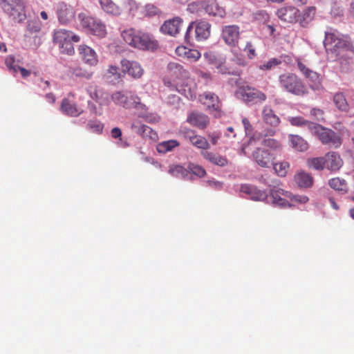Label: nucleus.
<instances>
[{"mask_svg":"<svg viewBox=\"0 0 354 354\" xmlns=\"http://www.w3.org/2000/svg\"><path fill=\"white\" fill-rule=\"evenodd\" d=\"M324 45L326 52L335 59H347L354 56V47L349 37L335 29L330 28L325 32Z\"/></svg>","mask_w":354,"mask_h":354,"instance_id":"obj_1","label":"nucleus"},{"mask_svg":"<svg viewBox=\"0 0 354 354\" xmlns=\"http://www.w3.org/2000/svg\"><path fill=\"white\" fill-rule=\"evenodd\" d=\"M171 68L174 70L172 80H165V84L188 99L195 98L196 84L194 80L189 77V71L178 64H171Z\"/></svg>","mask_w":354,"mask_h":354,"instance_id":"obj_2","label":"nucleus"},{"mask_svg":"<svg viewBox=\"0 0 354 354\" xmlns=\"http://www.w3.org/2000/svg\"><path fill=\"white\" fill-rule=\"evenodd\" d=\"M121 36L127 44L136 48L154 50L158 48V42L149 34L134 28L123 30Z\"/></svg>","mask_w":354,"mask_h":354,"instance_id":"obj_3","label":"nucleus"},{"mask_svg":"<svg viewBox=\"0 0 354 354\" xmlns=\"http://www.w3.org/2000/svg\"><path fill=\"white\" fill-rule=\"evenodd\" d=\"M279 86L286 92L298 96L308 93L306 85L293 73H285L279 76Z\"/></svg>","mask_w":354,"mask_h":354,"instance_id":"obj_4","label":"nucleus"},{"mask_svg":"<svg viewBox=\"0 0 354 354\" xmlns=\"http://www.w3.org/2000/svg\"><path fill=\"white\" fill-rule=\"evenodd\" d=\"M80 38L72 31L59 29L54 31L53 41L58 45L60 52L63 54L72 55L75 49L72 42H78Z\"/></svg>","mask_w":354,"mask_h":354,"instance_id":"obj_5","label":"nucleus"},{"mask_svg":"<svg viewBox=\"0 0 354 354\" xmlns=\"http://www.w3.org/2000/svg\"><path fill=\"white\" fill-rule=\"evenodd\" d=\"M210 33L211 24L207 21L196 20L189 24L185 34V40L187 44H190L194 38L198 41H204L210 36Z\"/></svg>","mask_w":354,"mask_h":354,"instance_id":"obj_6","label":"nucleus"},{"mask_svg":"<svg viewBox=\"0 0 354 354\" xmlns=\"http://www.w3.org/2000/svg\"><path fill=\"white\" fill-rule=\"evenodd\" d=\"M310 125L313 127L312 133L318 138L322 145L332 148H338L341 146L342 140L338 133L318 124H310Z\"/></svg>","mask_w":354,"mask_h":354,"instance_id":"obj_7","label":"nucleus"},{"mask_svg":"<svg viewBox=\"0 0 354 354\" xmlns=\"http://www.w3.org/2000/svg\"><path fill=\"white\" fill-rule=\"evenodd\" d=\"M111 100L125 109L147 110L146 105L141 102L140 97L130 91H117L111 95Z\"/></svg>","mask_w":354,"mask_h":354,"instance_id":"obj_8","label":"nucleus"},{"mask_svg":"<svg viewBox=\"0 0 354 354\" xmlns=\"http://www.w3.org/2000/svg\"><path fill=\"white\" fill-rule=\"evenodd\" d=\"M78 18L82 27L90 34L99 38H104L107 35L106 26L101 20L84 13L79 14Z\"/></svg>","mask_w":354,"mask_h":354,"instance_id":"obj_9","label":"nucleus"},{"mask_svg":"<svg viewBox=\"0 0 354 354\" xmlns=\"http://www.w3.org/2000/svg\"><path fill=\"white\" fill-rule=\"evenodd\" d=\"M1 6L15 21L21 23L26 18L25 3L23 0H0Z\"/></svg>","mask_w":354,"mask_h":354,"instance_id":"obj_10","label":"nucleus"},{"mask_svg":"<svg viewBox=\"0 0 354 354\" xmlns=\"http://www.w3.org/2000/svg\"><path fill=\"white\" fill-rule=\"evenodd\" d=\"M238 93L241 99L246 103L256 104L264 102L267 97L261 91L248 86L239 88Z\"/></svg>","mask_w":354,"mask_h":354,"instance_id":"obj_11","label":"nucleus"},{"mask_svg":"<svg viewBox=\"0 0 354 354\" xmlns=\"http://www.w3.org/2000/svg\"><path fill=\"white\" fill-rule=\"evenodd\" d=\"M200 101L207 106L208 111L216 117L221 115V102L218 97L214 93L205 92L199 97Z\"/></svg>","mask_w":354,"mask_h":354,"instance_id":"obj_12","label":"nucleus"},{"mask_svg":"<svg viewBox=\"0 0 354 354\" xmlns=\"http://www.w3.org/2000/svg\"><path fill=\"white\" fill-rule=\"evenodd\" d=\"M183 25V19L180 17H174L166 20L160 26V31L171 37L177 36Z\"/></svg>","mask_w":354,"mask_h":354,"instance_id":"obj_13","label":"nucleus"},{"mask_svg":"<svg viewBox=\"0 0 354 354\" xmlns=\"http://www.w3.org/2000/svg\"><path fill=\"white\" fill-rule=\"evenodd\" d=\"M180 133L186 140H189L192 143V145L198 149L206 151L210 147L209 144L205 138L196 135L195 131L190 129H183L180 130Z\"/></svg>","mask_w":354,"mask_h":354,"instance_id":"obj_14","label":"nucleus"},{"mask_svg":"<svg viewBox=\"0 0 354 354\" xmlns=\"http://www.w3.org/2000/svg\"><path fill=\"white\" fill-rule=\"evenodd\" d=\"M299 10L293 6H286L277 10V15L281 21L295 24L298 21Z\"/></svg>","mask_w":354,"mask_h":354,"instance_id":"obj_15","label":"nucleus"},{"mask_svg":"<svg viewBox=\"0 0 354 354\" xmlns=\"http://www.w3.org/2000/svg\"><path fill=\"white\" fill-rule=\"evenodd\" d=\"M255 162L261 167L268 168L272 164L274 159L273 154L263 148H257L252 153Z\"/></svg>","mask_w":354,"mask_h":354,"instance_id":"obj_16","label":"nucleus"},{"mask_svg":"<svg viewBox=\"0 0 354 354\" xmlns=\"http://www.w3.org/2000/svg\"><path fill=\"white\" fill-rule=\"evenodd\" d=\"M325 169L331 172L338 171L344 165L340 155L335 151L327 152L324 156Z\"/></svg>","mask_w":354,"mask_h":354,"instance_id":"obj_17","label":"nucleus"},{"mask_svg":"<svg viewBox=\"0 0 354 354\" xmlns=\"http://www.w3.org/2000/svg\"><path fill=\"white\" fill-rule=\"evenodd\" d=\"M57 15L62 24H67L75 18V11L72 6L61 2L57 5Z\"/></svg>","mask_w":354,"mask_h":354,"instance_id":"obj_18","label":"nucleus"},{"mask_svg":"<svg viewBox=\"0 0 354 354\" xmlns=\"http://www.w3.org/2000/svg\"><path fill=\"white\" fill-rule=\"evenodd\" d=\"M239 35L240 31L238 26H225L222 29V38L229 46H236L238 44Z\"/></svg>","mask_w":354,"mask_h":354,"instance_id":"obj_19","label":"nucleus"},{"mask_svg":"<svg viewBox=\"0 0 354 354\" xmlns=\"http://www.w3.org/2000/svg\"><path fill=\"white\" fill-rule=\"evenodd\" d=\"M297 64L300 72L311 82L310 87L313 89H317L320 86L319 74L308 68L299 59H297Z\"/></svg>","mask_w":354,"mask_h":354,"instance_id":"obj_20","label":"nucleus"},{"mask_svg":"<svg viewBox=\"0 0 354 354\" xmlns=\"http://www.w3.org/2000/svg\"><path fill=\"white\" fill-rule=\"evenodd\" d=\"M121 66L124 72H127L129 75L135 79L141 77L144 73L143 68L137 62L122 59Z\"/></svg>","mask_w":354,"mask_h":354,"instance_id":"obj_21","label":"nucleus"},{"mask_svg":"<svg viewBox=\"0 0 354 354\" xmlns=\"http://www.w3.org/2000/svg\"><path fill=\"white\" fill-rule=\"evenodd\" d=\"M78 52L81 59L89 66H95L98 62L97 55L95 51L90 46L85 44L78 47Z\"/></svg>","mask_w":354,"mask_h":354,"instance_id":"obj_22","label":"nucleus"},{"mask_svg":"<svg viewBox=\"0 0 354 354\" xmlns=\"http://www.w3.org/2000/svg\"><path fill=\"white\" fill-rule=\"evenodd\" d=\"M60 109L63 113L71 117H77L83 113V109L69 98L62 100Z\"/></svg>","mask_w":354,"mask_h":354,"instance_id":"obj_23","label":"nucleus"},{"mask_svg":"<svg viewBox=\"0 0 354 354\" xmlns=\"http://www.w3.org/2000/svg\"><path fill=\"white\" fill-rule=\"evenodd\" d=\"M241 192L248 194L250 198L254 201H263L268 197L266 191L261 190L254 185H243L241 187Z\"/></svg>","mask_w":354,"mask_h":354,"instance_id":"obj_24","label":"nucleus"},{"mask_svg":"<svg viewBox=\"0 0 354 354\" xmlns=\"http://www.w3.org/2000/svg\"><path fill=\"white\" fill-rule=\"evenodd\" d=\"M187 122L192 126L201 129L206 128L209 123V118L206 115L196 111H193L188 115Z\"/></svg>","mask_w":354,"mask_h":354,"instance_id":"obj_25","label":"nucleus"},{"mask_svg":"<svg viewBox=\"0 0 354 354\" xmlns=\"http://www.w3.org/2000/svg\"><path fill=\"white\" fill-rule=\"evenodd\" d=\"M201 155L206 160L218 167H225L228 164L227 158L218 153L203 151Z\"/></svg>","mask_w":354,"mask_h":354,"instance_id":"obj_26","label":"nucleus"},{"mask_svg":"<svg viewBox=\"0 0 354 354\" xmlns=\"http://www.w3.org/2000/svg\"><path fill=\"white\" fill-rule=\"evenodd\" d=\"M316 14V8L315 6H308L299 12L297 22L301 27L306 28L314 19Z\"/></svg>","mask_w":354,"mask_h":354,"instance_id":"obj_27","label":"nucleus"},{"mask_svg":"<svg viewBox=\"0 0 354 354\" xmlns=\"http://www.w3.org/2000/svg\"><path fill=\"white\" fill-rule=\"evenodd\" d=\"M294 180L301 188H309L313 185L314 179L311 174L300 171L295 174Z\"/></svg>","mask_w":354,"mask_h":354,"instance_id":"obj_28","label":"nucleus"},{"mask_svg":"<svg viewBox=\"0 0 354 354\" xmlns=\"http://www.w3.org/2000/svg\"><path fill=\"white\" fill-rule=\"evenodd\" d=\"M177 55L185 57L189 60L196 62L201 57V53L196 49H190L185 46H178L176 49Z\"/></svg>","mask_w":354,"mask_h":354,"instance_id":"obj_29","label":"nucleus"},{"mask_svg":"<svg viewBox=\"0 0 354 354\" xmlns=\"http://www.w3.org/2000/svg\"><path fill=\"white\" fill-rule=\"evenodd\" d=\"M131 129L143 138L153 139L156 136V132L151 127L140 124L138 122H134L131 124Z\"/></svg>","mask_w":354,"mask_h":354,"instance_id":"obj_30","label":"nucleus"},{"mask_svg":"<svg viewBox=\"0 0 354 354\" xmlns=\"http://www.w3.org/2000/svg\"><path fill=\"white\" fill-rule=\"evenodd\" d=\"M262 118L266 124L273 127H277L280 123L279 118L274 113L273 110L268 106L263 108Z\"/></svg>","mask_w":354,"mask_h":354,"instance_id":"obj_31","label":"nucleus"},{"mask_svg":"<svg viewBox=\"0 0 354 354\" xmlns=\"http://www.w3.org/2000/svg\"><path fill=\"white\" fill-rule=\"evenodd\" d=\"M101 8L108 14L118 16L121 13V8L112 0H99Z\"/></svg>","mask_w":354,"mask_h":354,"instance_id":"obj_32","label":"nucleus"},{"mask_svg":"<svg viewBox=\"0 0 354 354\" xmlns=\"http://www.w3.org/2000/svg\"><path fill=\"white\" fill-rule=\"evenodd\" d=\"M68 75L71 77H83L90 79L93 73L81 66H70L68 69Z\"/></svg>","mask_w":354,"mask_h":354,"instance_id":"obj_33","label":"nucleus"},{"mask_svg":"<svg viewBox=\"0 0 354 354\" xmlns=\"http://www.w3.org/2000/svg\"><path fill=\"white\" fill-rule=\"evenodd\" d=\"M291 146L298 151H305L308 149V142L298 135H290L289 136Z\"/></svg>","mask_w":354,"mask_h":354,"instance_id":"obj_34","label":"nucleus"},{"mask_svg":"<svg viewBox=\"0 0 354 354\" xmlns=\"http://www.w3.org/2000/svg\"><path fill=\"white\" fill-rule=\"evenodd\" d=\"M284 191L283 189H272L270 192V195L272 199V203L282 207H286L290 206V204L287 200L281 198V195H283Z\"/></svg>","mask_w":354,"mask_h":354,"instance_id":"obj_35","label":"nucleus"},{"mask_svg":"<svg viewBox=\"0 0 354 354\" xmlns=\"http://www.w3.org/2000/svg\"><path fill=\"white\" fill-rule=\"evenodd\" d=\"M329 186L338 192L346 193L348 190L347 183L345 180L339 178L338 177L333 178L328 181Z\"/></svg>","mask_w":354,"mask_h":354,"instance_id":"obj_36","label":"nucleus"},{"mask_svg":"<svg viewBox=\"0 0 354 354\" xmlns=\"http://www.w3.org/2000/svg\"><path fill=\"white\" fill-rule=\"evenodd\" d=\"M180 143L176 140H169L163 141L157 145V151L161 153H165L172 151L174 148L178 147Z\"/></svg>","mask_w":354,"mask_h":354,"instance_id":"obj_37","label":"nucleus"},{"mask_svg":"<svg viewBox=\"0 0 354 354\" xmlns=\"http://www.w3.org/2000/svg\"><path fill=\"white\" fill-rule=\"evenodd\" d=\"M306 165L308 168L317 171H322L326 167L324 156L308 158Z\"/></svg>","mask_w":354,"mask_h":354,"instance_id":"obj_38","label":"nucleus"},{"mask_svg":"<svg viewBox=\"0 0 354 354\" xmlns=\"http://www.w3.org/2000/svg\"><path fill=\"white\" fill-rule=\"evenodd\" d=\"M169 173L173 176L184 178L188 175L189 170L180 165H172L169 167Z\"/></svg>","mask_w":354,"mask_h":354,"instance_id":"obj_39","label":"nucleus"},{"mask_svg":"<svg viewBox=\"0 0 354 354\" xmlns=\"http://www.w3.org/2000/svg\"><path fill=\"white\" fill-rule=\"evenodd\" d=\"M333 102L337 109L342 111H347L348 109V104L344 95L342 93H336L333 97Z\"/></svg>","mask_w":354,"mask_h":354,"instance_id":"obj_40","label":"nucleus"},{"mask_svg":"<svg viewBox=\"0 0 354 354\" xmlns=\"http://www.w3.org/2000/svg\"><path fill=\"white\" fill-rule=\"evenodd\" d=\"M206 12L213 16L223 17L225 15V10L223 8L219 7L216 2H212L207 4L205 8Z\"/></svg>","mask_w":354,"mask_h":354,"instance_id":"obj_41","label":"nucleus"},{"mask_svg":"<svg viewBox=\"0 0 354 354\" xmlns=\"http://www.w3.org/2000/svg\"><path fill=\"white\" fill-rule=\"evenodd\" d=\"M289 122L292 126L296 127H302V126H306L308 129L312 132L313 130V127H311L310 124H315L314 122L308 121L305 120L303 117L301 116H297V117H292L289 119Z\"/></svg>","mask_w":354,"mask_h":354,"instance_id":"obj_42","label":"nucleus"},{"mask_svg":"<svg viewBox=\"0 0 354 354\" xmlns=\"http://www.w3.org/2000/svg\"><path fill=\"white\" fill-rule=\"evenodd\" d=\"M289 167V162L283 161L274 164L273 169L279 176L284 177L287 174Z\"/></svg>","mask_w":354,"mask_h":354,"instance_id":"obj_43","label":"nucleus"},{"mask_svg":"<svg viewBox=\"0 0 354 354\" xmlns=\"http://www.w3.org/2000/svg\"><path fill=\"white\" fill-rule=\"evenodd\" d=\"M143 14L146 17H152L160 15L161 10L156 6L152 3H147L144 8Z\"/></svg>","mask_w":354,"mask_h":354,"instance_id":"obj_44","label":"nucleus"},{"mask_svg":"<svg viewBox=\"0 0 354 354\" xmlns=\"http://www.w3.org/2000/svg\"><path fill=\"white\" fill-rule=\"evenodd\" d=\"M282 63V61L279 58H271L264 64L259 65V68L262 71H268L272 69L273 67L279 66Z\"/></svg>","mask_w":354,"mask_h":354,"instance_id":"obj_45","label":"nucleus"},{"mask_svg":"<svg viewBox=\"0 0 354 354\" xmlns=\"http://www.w3.org/2000/svg\"><path fill=\"white\" fill-rule=\"evenodd\" d=\"M188 170L189 173L191 172L200 178L204 177L206 174V171L203 167L194 163H189Z\"/></svg>","mask_w":354,"mask_h":354,"instance_id":"obj_46","label":"nucleus"},{"mask_svg":"<svg viewBox=\"0 0 354 354\" xmlns=\"http://www.w3.org/2000/svg\"><path fill=\"white\" fill-rule=\"evenodd\" d=\"M86 127L93 132L101 133L102 132L104 125L99 121L89 120L86 124Z\"/></svg>","mask_w":354,"mask_h":354,"instance_id":"obj_47","label":"nucleus"},{"mask_svg":"<svg viewBox=\"0 0 354 354\" xmlns=\"http://www.w3.org/2000/svg\"><path fill=\"white\" fill-rule=\"evenodd\" d=\"M102 93H104L102 91L95 90L94 92L91 93V97L99 103L102 106H106L109 104V100H102Z\"/></svg>","mask_w":354,"mask_h":354,"instance_id":"obj_48","label":"nucleus"},{"mask_svg":"<svg viewBox=\"0 0 354 354\" xmlns=\"http://www.w3.org/2000/svg\"><path fill=\"white\" fill-rule=\"evenodd\" d=\"M263 145L274 150H279L281 148V145L279 142L273 138L265 139L263 141Z\"/></svg>","mask_w":354,"mask_h":354,"instance_id":"obj_49","label":"nucleus"},{"mask_svg":"<svg viewBox=\"0 0 354 354\" xmlns=\"http://www.w3.org/2000/svg\"><path fill=\"white\" fill-rule=\"evenodd\" d=\"M15 59L13 55H9L6 58L5 64L9 70L13 73L17 72V66L15 64Z\"/></svg>","mask_w":354,"mask_h":354,"instance_id":"obj_50","label":"nucleus"},{"mask_svg":"<svg viewBox=\"0 0 354 354\" xmlns=\"http://www.w3.org/2000/svg\"><path fill=\"white\" fill-rule=\"evenodd\" d=\"M218 72L223 75H239V73L238 71L231 69L227 67L226 65H220L218 67Z\"/></svg>","mask_w":354,"mask_h":354,"instance_id":"obj_51","label":"nucleus"},{"mask_svg":"<svg viewBox=\"0 0 354 354\" xmlns=\"http://www.w3.org/2000/svg\"><path fill=\"white\" fill-rule=\"evenodd\" d=\"M27 30L30 33L38 32L41 30V24L38 21H30L27 25Z\"/></svg>","mask_w":354,"mask_h":354,"instance_id":"obj_52","label":"nucleus"},{"mask_svg":"<svg viewBox=\"0 0 354 354\" xmlns=\"http://www.w3.org/2000/svg\"><path fill=\"white\" fill-rule=\"evenodd\" d=\"M108 74L109 76H113L114 79L118 80L120 78V73H119L118 67L115 66L111 65L108 69Z\"/></svg>","mask_w":354,"mask_h":354,"instance_id":"obj_53","label":"nucleus"},{"mask_svg":"<svg viewBox=\"0 0 354 354\" xmlns=\"http://www.w3.org/2000/svg\"><path fill=\"white\" fill-rule=\"evenodd\" d=\"M244 50L247 52L250 59H252L256 56L255 49L252 44L250 41L247 42Z\"/></svg>","mask_w":354,"mask_h":354,"instance_id":"obj_54","label":"nucleus"},{"mask_svg":"<svg viewBox=\"0 0 354 354\" xmlns=\"http://www.w3.org/2000/svg\"><path fill=\"white\" fill-rule=\"evenodd\" d=\"M203 56L208 63L212 64L216 62V57L214 53L211 51L206 52L204 53Z\"/></svg>","mask_w":354,"mask_h":354,"instance_id":"obj_55","label":"nucleus"},{"mask_svg":"<svg viewBox=\"0 0 354 354\" xmlns=\"http://www.w3.org/2000/svg\"><path fill=\"white\" fill-rule=\"evenodd\" d=\"M208 138L210 140L212 145H215L217 144L218 139L221 138V133L214 132L212 133L208 134Z\"/></svg>","mask_w":354,"mask_h":354,"instance_id":"obj_56","label":"nucleus"},{"mask_svg":"<svg viewBox=\"0 0 354 354\" xmlns=\"http://www.w3.org/2000/svg\"><path fill=\"white\" fill-rule=\"evenodd\" d=\"M111 135L113 138H120L121 140L122 131L119 127H114L111 131Z\"/></svg>","mask_w":354,"mask_h":354,"instance_id":"obj_57","label":"nucleus"},{"mask_svg":"<svg viewBox=\"0 0 354 354\" xmlns=\"http://www.w3.org/2000/svg\"><path fill=\"white\" fill-rule=\"evenodd\" d=\"M293 200L299 203H306L308 201V198L304 195H295L293 196Z\"/></svg>","mask_w":354,"mask_h":354,"instance_id":"obj_58","label":"nucleus"},{"mask_svg":"<svg viewBox=\"0 0 354 354\" xmlns=\"http://www.w3.org/2000/svg\"><path fill=\"white\" fill-rule=\"evenodd\" d=\"M19 71L21 76L24 78L28 77L30 75V71L21 66H17V71Z\"/></svg>","mask_w":354,"mask_h":354,"instance_id":"obj_59","label":"nucleus"},{"mask_svg":"<svg viewBox=\"0 0 354 354\" xmlns=\"http://www.w3.org/2000/svg\"><path fill=\"white\" fill-rule=\"evenodd\" d=\"M45 97L50 104H54L55 102L56 97L53 93H48L46 94Z\"/></svg>","mask_w":354,"mask_h":354,"instance_id":"obj_60","label":"nucleus"},{"mask_svg":"<svg viewBox=\"0 0 354 354\" xmlns=\"http://www.w3.org/2000/svg\"><path fill=\"white\" fill-rule=\"evenodd\" d=\"M329 202H330V206L335 210H337L339 209V207L337 204V203L335 202V199L333 198H329Z\"/></svg>","mask_w":354,"mask_h":354,"instance_id":"obj_61","label":"nucleus"},{"mask_svg":"<svg viewBox=\"0 0 354 354\" xmlns=\"http://www.w3.org/2000/svg\"><path fill=\"white\" fill-rule=\"evenodd\" d=\"M292 2L297 6L306 5L308 0H292Z\"/></svg>","mask_w":354,"mask_h":354,"instance_id":"obj_62","label":"nucleus"},{"mask_svg":"<svg viewBox=\"0 0 354 354\" xmlns=\"http://www.w3.org/2000/svg\"><path fill=\"white\" fill-rule=\"evenodd\" d=\"M310 113L313 115H322L323 112L322 110H320L319 109H313L310 111Z\"/></svg>","mask_w":354,"mask_h":354,"instance_id":"obj_63","label":"nucleus"},{"mask_svg":"<svg viewBox=\"0 0 354 354\" xmlns=\"http://www.w3.org/2000/svg\"><path fill=\"white\" fill-rule=\"evenodd\" d=\"M242 122H243L245 129H248L249 127H251V124L247 118H243Z\"/></svg>","mask_w":354,"mask_h":354,"instance_id":"obj_64","label":"nucleus"}]
</instances>
